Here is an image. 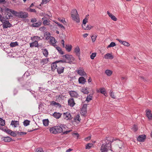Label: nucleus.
Masks as SVG:
<instances>
[{"label":"nucleus","mask_w":152,"mask_h":152,"mask_svg":"<svg viewBox=\"0 0 152 152\" xmlns=\"http://www.w3.org/2000/svg\"><path fill=\"white\" fill-rule=\"evenodd\" d=\"M7 8L6 9H5V11L7 12V15H8V16H6V18L7 19H8L10 18V17H12L13 16L10 13H11V12H10L9 11H7L6 10Z\"/></svg>","instance_id":"obj_34"},{"label":"nucleus","mask_w":152,"mask_h":152,"mask_svg":"<svg viewBox=\"0 0 152 152\" xmlns=\"http://www.w3.org/2000/svg\"><path fill=\"white\" fill-rule=\"evenodd\" d=\"M5 131L6 132L10 134L11 133V132H12V130H10V129H8L7 130H5Z\"/></svg>","instance_id":"obj_60"},{"label":"nucleus","mask_w":152,"mask_h":152,"mask_svg":"<svg viewBox=\"0 0 152 152\" xmlns=\"http://www.w3.org/2000/svg\"><path fill=\"white\" fill-rule=\"evenodd\" d=\"M30 121L28 120L24 121L23 124L25 126H26L29 124Z\"/></svg>","instance_id":"obj_44"},{"label":"nucleus","mask_w":152,"mask_h":152,"mask_svg":"<svg viewBox=\"0 0 152 152\" xmlns=\"http://www.w3.org/2000/svg\"><path fill=\"white\" fill-rule=\"evenodd\" d=\"M17 133L19 135H25L27 134L26 132H17Z\"/></svg>","instance_id":"obj_52"},{"label":"nucleus","mask_w":152,"mask_h":152,"mask_svg":"<svg viewBox=\"0 0 152 152\" xmlns=\"http://www.w3.org/2000/svg\"><path fill=\"white\" fill-rule=\"evenodd\" d=\"M96 53H92V54L90 56L91 58L92 59H93L96 56Z\"/></svg>","instance_id":"obj_46"},{"label":"nucleus","mask_w":152,"mask_h":152,"mask_svg":"<svg viewBox=\"0 0 152 152\" xmlns=\"http://www.w3.org/2000/svg\"><path fill=\"white\" fill-rule=\"evenodd\" d=\"M72 135L74 137L76 138L77 139H78L79 137V134L78 133H73Z\"/></svg>","instance_id":"obj_48"},{"label":"nucleus","mask_w":152,"mask_h":152,"mask_svg":"<svg viewBox=\"0 0 152 152\" xmlns=\"http://www.w3.org/2000/svg\"><path fill=\"white\" fill-rule=\"evenodd\" d=\"M92 95L90 94L87 96L86 99V100L88 102H89L92 99Z\"/></svg>","instance_id":"obj_38"},{"label":"nucleus","mask_w":152,"mask_h":152,"mask_svg":"<svg viewBox=\"0 0 152 152\" xmlns=\"http://www.w3.org/2000/svg\"><path fill=\"white\" fill-rule=\"evenodd\" d=\"M64 118L66 120L71 119L72 117L71 113L69 112H67L63 113Z\"/></svg>","instance_id":"obj_6"},{"label":"nucleus","mask_w":152,"mask_h":152,"mask_svg":"<svg viewBox=\"0 0 152 152\" xmlns=\"http://www.w3.org/2000/svg\"><path fill=\"white\" fill-rule=\"evenodd\" d=\"M37 21V20H36V19L34 18L33 19H31V22L32 23H34L36 22Z\"/></svg>","instance_id":"obj_63"},{"label":"nucleus","mask_w":152,"mask_h":152,"mask_svg":"<svg viewBox=\"0 0 152 152\" xmlns=\"http://www.w3.org/2000/svg\"><path fill=\"white\" fill-rule=\"evenodd\" d=\"M100 92L102 94H104L106 92L104 88H102L100 89Z\"/></svg>","instance_id":"obj_45"},{"label":"nucleus","mask_w":152,"mask_h":152,"mask_svg":"<svg viewBox=\"0 0 152 152\" xmlns=\"http://www.w3.org/2000/svg\"><path fill=\"white\" fill-rule=\"evenodd\" d=\"M5 124V121L0 118V125L1 126H4Z\"/></svg>","instance_id":"obj_41"},{"label":"nucleus","mask_w":152,"mask_h":152,"mask_svg":"<svg viewBox=\"0 0 152 152\" xmlns=\"http://www.w3.org/2000/svg\"><path fill=\"white\" fill-rule=\"evenodd\" d=\"M68 103L69 105L71 107H73L75 104L73 99L72 98H70L69 99L68 101Z\"/></svg>","instance_id":"obj_11"},{"label":"nucleus","mask_w":152,"mask_h":152,"mask_svg":"<svg viewBox=\"0 0 152 152\" xmlns=\"http://www.w3.org/2000/svg\"><path fill=\"white\" fill-rule=\"evenodd\" d=\"M50 0H42V2L40 4V5L41 6L44 4H46L50 1Z\"/></svg>","instance_id":"obj_43"},{"label":"nucleus","mask_w":152,"mask_h":152,"mask_svg":"<svg viewBox=\"0 0 152 152\" xmlns=\"http://www.w3.org/2000/svg\"><path fill=\"white\" fill-rule=\"evenodd\" d=\"M56 49L58 50V52L61 54H64V52L61 50V48L59 47H56Z\"/></svg>","instance_id":"obj_36"},{"label":"nucleus","mask_w":152,"mask_h":152,"mask_svg":"<svg viewBox=\"0 0 152 152\" xmlns=\"http://www.w3.org/2000/svg\"><path fill=\"white\" fill-rule=\"evenodd\" d=\"M29 11L31 12H36V11L35 9H29Z\"/></svg>","instance_id":"obj_61"},{"label":"nucleus","mask_w":152,"mask_h":152,"mask_svg":"<svg viewBox=\"0 0 152 152\" xmlns=\"http://www.w3.org/2000/svg\"><path fill=\"white\" fill-rule=\"evenodd\" d=\"M45 29L46 28L44 26L42 27L39 28V30L42 31L45 30Z\"/></svg>","instance_id":"obj_62"},{"label":"nucleus","mask_w":152,"mask_h":152,"mask_svg":"<svg viewBox=\"0 0 152 152\" xmlns=\"http://www.w3.org/2000/svg\"><path fill=\"white\" fill-rule=\"evenodd\" d=\"M105 58L106 59H113L114 57L111 53H108L106 54L104 56Z\"/></svg>","instance_id":"obj_18"},{"label":"nucleus","mask_w":152,"mask_h":152,"mask_svg":"<svg viewBox=\"0 0 152 152\" xmlns=\"http://www.w3.org/2000/svg\"><path fill=\"white\" fill-rule=\"evenodd\" d=\"M117 39L118 41L120 43L122 44L123 45H124V46H129L130 45L127 42H126L125 41H123L119 39Z\"/></svg>","instance_id":"obj_17"},{"label":"nucleus","mask_w":152,"mask_h":152,"mask_svg":"<svg viewBox=\"0 0 152 152\" xmlns=\"http://www.w3.org/2000/svg\"><path fill=\"white\" fill-rule=\"evenodd\" d=\"M6 10L7 11H9L15 16L18 17L19 18H25L28 17V13L25 12H18L8 8H7Z\"/></svg>","instance_id":"obj_1"},{"label":"nucleus","mask_w":152,"mask_h":152,"mask_svg":"<svg viewBox=\"0 0 152 152\" xmlns=\"http://www.w3.org/2000/svg\"><path fill=\"white\" fill-rule=\"evenodd\" d=\"M107 14L112 20L114 21H116L117 20V18L115 17V16L113 15L112 14L110 13L109 12L107 11Z\"/></svg>","instance_id":"obj_20"},{"label":"nucleus","mask_w":152,"mask_h":152,"mask_svg":"<svg viewBox=\"0 0 152 152\" xmlns=\"http://www.w3.org/2000/svg\"><path fill=\"white\" fill-rule=\"evenodd\" d=\"M30 47H33L34 46L36 47H38V42L37 40H35L34 42L30 43Z\"/></svg>","instance_id":"obj_19"},{"label":"nucleus","mask_w":152,"mask_h":152,"mask_svg":"<svg viewBox=\"0 0 152 152\" xmlns=\"http://www.w3.org/2000/svg\"><path fill=\"white\" fill-rule=\"evenodd\" d=\"M71 131H72V130H68V131H63V132H63V134H67L68 133H69V132H71Z\"/></svg>","instance_id":"obj_58"},{"label":"nucleus","mask_w":152,"mask_h":152,"mask_svg":"<svg viewBox=\"0 0 152 152\" xmlns=\"http://www.w3.org/2000/svg\"><path fill=\"white\" fill-rule=\"evenodd\" d=\"M65 48L68 52H69L71 50L72 46L71 45H66Z\"/></svg>","instance_id":"obj_25"},{"label":"nucleus","mask_w":152,"mask_h":152,"mask_svg":"<svg viewBox=\"0 0 152 152\" xmlns=\"http://www.w3.org/2000/svg\"><path fill=\"white\" fill-rule=\"evenodd\" d=\"M6 3L5 0H0V4L3 3L4 4Z\"/></svg>","instance_id":"obj_64"},{"label":"nucleus","mask_w":152,"mask_h":152,"mask_svg":"<svg viewBox=\"0 0 152 152\" xmlns=\"http://www.w3.org/2000/svg\"><path fill=\"white\" fill-rule=\"evenodd\" d=\"M19 123L18 121H12L11 123V125H14L15 127H17V125Z\"/></svg>","instance_id":"obj_31"},{"label":"nucleus","mask_w":152,"mask_h":152,"mask_svg":"<svg viewBox=\"0 0 152 152\" xmlns=\"http://www.w3.org/2000/svg\"><path fill=\"white\" fill-rule=\"evenodd\" d=\"M36 152H44L42 148H37L36 149Z\"/></svg>","instance_id":"obj_54"},{"label":"nucleus","mask_w":152,"mask_h":152,"mask_svg":"<svg viewBox=\"0 0 152 152\" xmlns=\"http://www.w3.org/2000/svg\"><path fill=\"white\" fill-rule=\"evenodd\" d=\"M88 22V19L86 18L84 19L83 20V23L84 25V26H85V25L86 24L87 22Z\"/></svg>","instance_id":"obj_51"},{"label":"nucleus","mask_w":152,"mask_h":152,"mask_svg":"<svg viewBox=\"0 0 152 152\" xmlns=\"http://www.w3.org/2000/svg\"><path fill=\"white\" fill-rule=\"evenodd\" d=\"M43 123L44 125L45 126H47L48 124V119H45L43 121Z\"/></svg>","instance_id":"obj_37"},{"label":"nucleus","mask_w":152,"mask_h":152,"mask_svg":"<svg viewBox=\"0 0 152 152\" xmlns=\"http://www.w3.org/2000/svg\"><path fill=\"white\" fill-rule=\"evenodd\" d=\"M43 23L45 25H48L50 24L49 21L47 20H45L43 22Z\"/></svg>","instance_id":"obj_49"},{"label":"nucleus","mask_w":152,"mask_h":152,"mask_svg":"<svg viewBox=\"0 0 152 152\" xmlns=\"http://www.w3.org/2000/svg\"><path fill=\"white\" fill-rule=\"evenodd\" d=\"M146 115L148 117V118L151 120L152 118V114L151 113V110H146Z\"/></svg>","instance_id":"obj_14"},{"label":"nucleus","mask_w":152,"mask_h":152,"mask_svg":"<svg viewBox=\"0 0 152 152\" xmlns=\"http://www.w3.org/2000/svg\"><path fill=\"white\" fill-rule=\"evenodd\" d=\"M110 95L112 97V98L114 99L115 98V95H114V93H113L112 91H110Z\"/></svg>","instance_id":"obj_53"},{"label":"nucleus","mask_w":152,"mask_h":152,"mask_svg":"<svg viewBox=\"0 0 152 152\" xmlns=\"http://www.w3.org/2000/svg\"><path fill=\"white\" fill-rule=\"evenodd\" d=\"M93 145V144L92 143H88L86 145V149H90Z\"/></svg>","instance_id":"obj_33"},{"label":"nucleus","mask_w":152,"mask_h":152,"mask_svg":"<svg viewBox=\"0 0 152 152\" xmlns=\"http://www.w3.org/2000/svg\"><path fill=\"white\" fill-rule=\"evenodd\" d=\"M65 126L63 125L62 127L59 126H56L52 127L50 129V132L51 133L54 134L61 133L63 132V128H65L64 126Z\"/></svg>","instance_id":"obj_3"},{"label":"nucleus","mask_w":152,"mask_h":152,"mask_svg":"<svg viewBox=\"0 0 152 152\" xmlns=\"http://www.w3.org/2000/svg\"><path fill=\"white\" fill-rule=\"evenodd\" d=\"M77 73L81 76H85L86 75L84 69L82 68L78 70L77 71Z\"/></svg>","instance_id":"obj_15"},{"label":"nucleus","mask_w":152,"mask_h":152,"mask_svg":"<svg viewBox=\"0 0 152 152\" xmlns=\"http://www.w3.org/2000/svg\"><path fill=\"white\" fill-rule=\"evenodd\" d=\"M112 73V71L110 70H107L105 71V73L108 76H111Z\"/></svg>","instance_id":"obj_28"},{"label":"nucleus","mask_w":152,"mask_h":152,"mask_svg":"<svg viewBox=\"0 0 152 152\" xmlns=\"http://www.w3.org/2000/svg\"><path fill=\"white\" fill-rule=\"evenodd\" d=\"M69 93L71 97H77L78 96V94L76 91H70Z\"/></svg>","instance_id":"obj_12"},{"label":"nucleus","mask_w":152,"mask_h":152,"mask_svg":"<svg viewBox=\"0 0 152 152\" xmlns=\"http://www.w3.org/2000/svg\"><path fill=\"white\" fill-rule=\"evenodd\" d=\"M12 26V25L8 20H6L3 24V26L4 28H7L8 27H11Z\"/></svg>","instance_id":"obj_8"},{"label":"nucleus","mask_w":152,"mask_h":152,"mask_svg":"<svg viewBox=\"0 0 152 152\" xmlns=\"http://www.w3.org/2000/svg\"><path fill=\"white\" fill-rule=\"evenodd\" d=\"M41 22L39 21L37 23L32 24L31 26L33 27H38L41 26Z\"/></svg>","instance_id":"obj_21"},{"label":"nucleus","mask_w":152,"mask_h":152,"mask_svg":"<svg viewBox=\"0 0 152 152\" xmlns=\"http://www.w3.org/2000/svg\"><path fill=\"white\" fill-rule=\"evenodd\" d=\"M18 90L16 89H15L13 91V95H15L18 94Z\"/></svg>","instance_id":"obj_55"},{"label":"nucleus","mask_w":152,"mask_h":152,"mask_svg":"<svg viewBox=\"0 0 152 152\" xmlns=\"http://www.w3.org/2000/svg\"><path fill=\"white\" fill-rule=\"evenodd\" d=\"M74 51L76 53V55L78 56L79 59H80L79 57L80 55V49L78 46H77L75 48Z\"/></svg>","instance_id":"obj_13"},{"label":"nucleus","mask_w":152,"mask_h":152,"mask_svg":"<svg viewBox=\"0 0 152 152\" xmlns=\"http://www.w3.org/2000/svg\"><path fill=\"white\" fill-rule=\"evenodd\" d=\"M83 28L85 30H90L93 27L90 25H88L86 27H84L83 25H82Z\"/></svg>","instance_id":"obj_29"},{"label":"nucleus","mask_w":152,"mask_h":152,"mask_svg":"<svg viewBox=\"0 0 152 152\" xmlns=\"http://www.w3.org/2000/svg\"><path fill=\"white\" fill-rule=\"evenodd\" d=\"M11 132V133L10 134V135L11 136H13L14 137H15V136H16L17 134H16V133L15 132L12 131V132Z\"/></svg>","instance_id":"obj_56"},{"label":"nucleus","mask_w":152,"mask_h":152,"mask_svg":"<svg viewBox=\"0 0 152 152\" xmlns=\"http://www.w3.org/2000/svg\"><path fill=\"white\" fill-rule=\"evenodd\" d=\"M78 81L80 83L84 84L86 82V79L83 77H80L79 78Z\"/></svg>","instance_id":"obj_22"},{"label":"nucleus","mask_w":152,"mask_h":152,"mask_svg":"<svg viewBox=\"0 0 152 152\" xmlns=\"http://www.w3.org/2000/svg\"><path fill=\"white\" fill-rule=\"evenodd\" d=\"M40 39V37H39L37 36H34L33 38H31V39L33 40H39Z\"/></svg>","instance_id":"obj_42"},{"label":"nucleus","mask_w":152,"mask_h":152,"mask_svg":"<svg viewBox=\"0 0 152 152\" xmlns=\"http://www.w3.org/2000/svg\"><path fill=\"white\" fill-rule=\"evenodd\" d=\"M81 91L84 94H88L89 93L87 88H84L82 89Z\"/></svg>","instance_id":"obj_35"},{"label":"nucleus","mask_w":152,"mask_h":152,"mask_svg":"<svg viewBox=\"0 0 152 152\" xmlns=\"http://www.w3.org/2000/svg\"><path fill=\"white\" fill-rule=\"evenodd\" d=\"M42 50L43 54L44 55L45 57H47L48 54V50L46 49H42Z\"/></svg>","instance_id":"obj_24"},{"label":"nucleus","mask_w":152,"mask_h":152,"mask_svg":"<svg viewBox=\"0 0 152 152\" xmlns=\"http://www.w3.org/2000/svg\"><path fill=\"white\" fill-rule=\"evenodd\" d=\"M97 34H93L91 35V38L92 41L93 42H95L96 39V38L97 37Z\"/></svg>","instance_id":"obj_30"},{"label":"nucleus","mask_w":152,"mask_h":152,"mask_svg":"<svg viewBox=\"0 0 152 152\" xmlns=\"http://www.w3.org/2000/svg\"><path fill=\"white\" fill-rule=\"evenodd\" d=\"M48 61V58H44L42 60V61L45 63H46Z\"/></svg>","instance_id":"obj_59"},{"label":"nucleus","mask_w":152,"mask_h":152,"mask_svg":"<svg viewBox=\"0 0 152 152\" xmlns=\"http://www.w3.org/2000/svg\"><path fill=\"white\" fill-rule=\"evenodd\" d=\"M64 68L63 67H58L57 71L59 74H60L64 72Z\"/></svg>","instance_id":"obj_23"},{"label":"nucleus","mask_w":152,"mask_h":152,"mask_svg":"<svg viewBox=\"0 0 152 152\" xmlns=\"http://www.w3.org/2000/svg\"><path fill=\"white\" fill-rule=\"evenodd\" d=\"M80 116L78 114L74 118V121L76 122H79L81 120Z\"/></svg>","instance_id":"obj_26"},{"label":"nucleus","mask_w":152,"mask_h":152,"mask_svg":"<svg viewBox=\"0 0 152 152\" xmlns=\"http://www.w3.org/2000/svg\"><path fill=\"white\" fill-rule=\"evenodd\" d=\"M111 148V145L110 143L103 144L101 147V152H107V150Z\"/></svg>","instance_id":"obj_5"},{"label":"nucleus","mask_w":152,"mask_h":152,"mask_svg":"<svg viewBox=\"0 0 152 152\" xmlns=\"http://www.w3.org/2000/svg\"><path fill=\"white\" fill-rule=\"evenodd\" d=\"M12 138L9 137H4L3 140L5 142H10L11 141Z\"/></svg>","instance_id":"obj_27"},{"label":"nucleus","mask_w":152,"mask_h":152,"mask_svg":"<svg viewBox=\"0 0 152 152\" xmlns=\"http://www.w3.org/2000/svg\"><path fill=\"white\" fill-rule=\"evenodd\" d=\"M87 105L86 104L83 105L81 110V113L82 115H85L87 113Z\"/></svg>","instance_id":"obj_7"},{"label":"nucleus","mask_w":152,"mask_h":152,"mask_svg":"<svg viewBox=\"0 0 152 152\" xmlns=\"http://www.w3.org/2000/svg\"><path fill=\"white\" fill-rule=\"evenodd\" d=\"M62 114L59 113L55 112L53 114V116L56 118L58 119L61 117Z\"/></svg>","instance_id":"obj_16"},{"label":"nucleus","mask_w":152,"mask_h":152,"mask_svg":"<svg viewBox=\"0 0 152 152\" xmlns=\"http://www.w3.org/2000/svg\"><path fill=\"white\" fill-rule=\"evenodd\" d=\"M132 129H133V130L134 132H136L138 129L137 126V125H133V127Z\"/></svg>","instance_id":"obj_47"},{"label":"nucleus","mask_w":152,"mask_h":152,"mask_svg":"<svg viewBox=\"0 0 152 152\" xmlns=\"http://www.w3.org/2000/svg\"><path fill=\"white\" fill-rule=\"evenodd\" d=\"M6 20H5V18L2 17L1 15H0V21L3 24Z\"/></svg>","instance_id":"obj_40"},{"label":"nucleus","mask_w":152,"mask_h":152,"mask_svg":"<svg viewBox=\"0 0 152 152\" xmlns=\"http://www.w3.org/2000/svg\"><path fill=\"white\" fill-rule=\"evenodd\" d=\"M116 45L115 43L114 42H111L110 44L107 47L108 48L110 47H113Z\"/></svg>","instance_id":"obj_39"},{"label":"nucleus","mask_w":152,"mask_h":152,"mask_svg":"<svg viewBox=\"0 0 152 152\" xmlns=\"http://www.w3.org/2000/svg\"><path fill=\"white\" fill-rule=\"evenodd\" d=\"M18 45V44L17 42H12L10 44L11 47H13Z\"/></svg>","instance_id":"obj_32"},{"label":"nucleus","mask_w":152,"mask_h":152,"mask_svg":"<svg viewBox=\"0 0 152 152\" xmlns=\"http://www.w3.org/2000/svg\"><path fill=\"white\" fill-rule=\"evenodd\" d=\"M58 25V26H59L60 27L64 29H65L64 27L63 26V25L61 24H60L59 22H55Z\"/></svg>","instance_id":"obj_50"},{"label":"nucleus","mask_w":152,"mask_h":152,"mask_svg":"<svg viewBox=\"0 0 152 152\" xmlns=\"http://www.w3.org/2000/svg\"><path fill=\"white\" fill-rule=\"evenodd\" d=\"M71 16L72 20L75 21L77 23L80 22L79 15L76 9L73 10L71 11Z\"/></svg>","instance_id":"obj_4"},{"label":"nucleus","mask_w":152,"mask_h":152,"mask_svg":"<svg viewBox=\"0 0 152 152\" xmlns=\"http://www.w3.org/2000/svg\"><path fill=\"white\" fill-rule=\"evenodd\" d=\"M57 103H58L55 102V101H52L51 102V104L52 105H54V106H56V105H57Z\"/></svg>","instance_id":"obj_57"},{"label":"nucleus","mask_w":152,"mask_h":152,"mask_svg":"<svg viewBox=\"0 0 152 152\" xmlns=\"http://www.w3.org/2000/svg\"><path fill=\"white\" fill-rule=\"evenodd\" d=\"M146 138V136L145 135H141L139 136L137 138V140L139 142H144Z\"/></svg>","instance_id":"obj_9"},{"label":"nucleus","mask_w":152,"mask_h":152,"mask_svg":"<svg viewBox=\"0 0 152 152\" xmlns=\"http://www.w3.org/2000/svg\"><path fill=\"white\" fill-rule=\"evenodd\" d=\"M49 38L50 39V43L52 44L53 45L54 47L55 46H56V40L55 38L53 37L50 36Z\"/></svg>","instance_id":"obj_10"},{"label":"nucleus","mask_w":152,"mask_h":152,"mask_svg":"<svg viewBox=\"0 0 152 152\" xmlns=\"http://www.w3.org/2000/svg\"><path fill=\"white\" fill-rule=\"evenodd\" d=\"M64 56H65V58L69 61H66L64 60L57 61L53 63V66H54L55 65L56 66H57L56 64L58 63L69 62H71L72 61L74 60V58L72 55L66 54Z\"/></svg>","instance_id":"obj_2"}]
</instances>
